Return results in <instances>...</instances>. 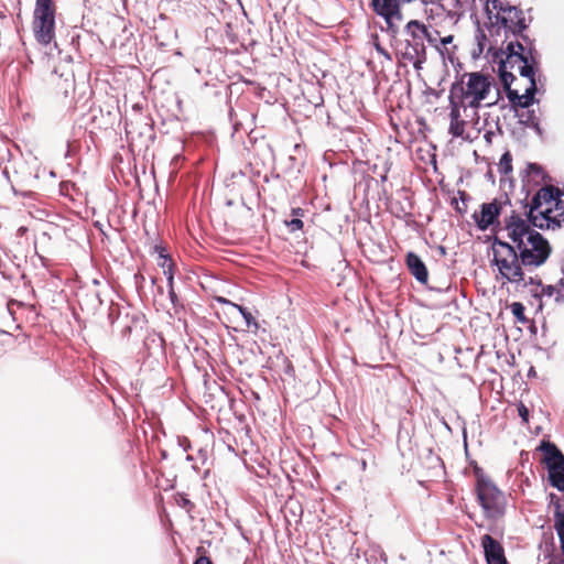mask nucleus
<instances>
[{
  "label": "nucleus",
  "mask_w": 564,
  "mask_h": 564,
  "mask_svg": "<svg viewBox=\"0 0 564 564\" xmlns=\"http://www.w3.org/2000/svg\"><path fill=\"white\" fill-rule=\"evenodd\" d=\"M512 243L501 240L499 248L506 250L502 256L498 249L494 248V257L490 260L492 267H497L499 274L507 282L522 281L523 268H539L543 265L547 258L540 251H533L524 237L516 238L512 229H506Z\"/></svg>",
  "instance_id": "f257e3e1"
},
{
  "label": "nucleus",
  "mask_w": 564,
  "mask_h": 564,
  "mask_svg": "<svg viewBox=\"0 0 564 564\" xmlns=\"http://www.w3.org/2000/svg\"><path fill=\"white\" fill-rule=\"evenodd\" d=\"M525 218H522L516 210L505 218V229H512V235L516 238L524 237L530 246H533V251L542 252L547 259L552 253V247L549 240L535 228L543 230L541 217L538 212L527 209Z\"/></svg>",
  "instance_id": "f03ea898"
},
{
  "label": "nucleus",
  "mask_w": 564,
  "mask_h": 564,
  "mask_svg": "<svg viewBox=\"0 0 564 564\" xmlns=\"http://www.w3.org/2000/svg\"><path fill=\"white\" fill-rule=\"evenodd\" d=\"M477 500L481 506L486 518L498 519L506 512L505 494L484 473L480 467L475 468Z\"/></svg>",
  "instance_id": "7ed1b4c3"
},
{
  "label": "nucleus",
  "mask_w": 564,
  "mask_h": 564,
  "mask_svg": "<svg viewBox=\"0 0 564 564\" xmlns=\"http://www.w3.org/2000/svg\"><path fill=\"white\" fill-rule=\"evenodd\" d=\"M56 10L54 0H35L32 31L35 41L42 46H48L55 40Z\"/></svg>",
  "instance_id": "20e7f679"
},
{
  "label": "nucleus",
  "mask_w": 564,
  "mask_h": 564,
  "mask_svg": "<svg viewBox=\"0 0 564 564\" xmlns=\"http://www.w3.org/2000/svg\"><path fill=\"white\" fill-rule=\"evenodd\" d=\"M423 32H426V25L419 20H411L404 28L405 35L411 40H405V50L401 53L404 61L413 64L416 70L422 69L426 62V47L423 42Z\"/></svg>",
  "instance_id": "39448f33"
},
{
  "label": "nucleus",
  "mask_w": 564,
  "mask_h": 564,
  "mask_svg": "<svg viewBox=\"0 0 564 564\" xmlns=\"http://www.w3.org/2000/svg\"><path fill=\"white\" fill-rule=\"evenodd\" d=\"M492 85L494 78L489 74L471 72L456 76L455 82L451 85V89L466 100L469 96L487 97Z\"/></svg>",
  "instance_id": "423d86ee"
},
{
  "label": "nucleus",
  "mask_w": 564,
  "mask_h": 564,
  "mask_svg": "<svg viewBox=\"0 0 564 564\" xmlns=\"http://www.w3.org/2000/svg\"><path fill=\"white\" fill-rule=\"evenodd\" d=\"M544 455V465L547 470L550 486L564 492V454L558 446L551 441H541L539 448Z\"/></svg>",
  "instance_id": "0eeeda50"
},
{
  "label": "nucleus",
  "mask_w": 564,
  "mask_h": 564,
  "mask_svg": "<svg viewBox=\"0 0 564 564\" xmlns=\"http://www.w3.org/2000/svg\"><path fill=\"white\" fill-rule=\"evenodd\" d=\"M370 7L386 22V28H381V31L395 40L400 32L399 23L404 20L402 7L388 0H370Z\"/></svg>",
  "instance_id": "6e6552de"
},
{
  "label": "nucleus",
  "mask_w": 564,
  "mask_h": 564,
  "mask_svg": "<svg viewBox=\"0 0 564 564\" xmlns=\"http://www.w3.org/2000/svg\"><path fill=\"white\" fill-rule=\"evenodd\" d=\"M503 205H511V199L507 194L505 195L503 202L495 198L489 203H482L480 205V212H475L471 216L476 227L480 231H486L490 227L498 228L500 226V215Z\"/></svg>",
  "instance_id": "1a4fd4ad"
},
{
  "label": "nucleus",
  "mask_w": 564,
  "mask_h": 564,
  "mask_svg": "<svg viewBox=\"0 0 564 564\" xmlns=\"http://www.w3.org/2000/svg\"><path fill=\"white\" fill-rule=\"evenodd\" d=\"M481 546L484 549V555L487 564H509L506 558L503 546L490 534L481 536Z\"/></svg>",
  "instance_id": "9d476101"
},
{
  "label": "nucleus",
  "mask_w": 564,
  "mask_h": 564,
  "mask_svg": "<svg viewBox=\"0 0 564 564\" xmlns=\"http://www.w3.org/2000/svg\"><path fill=\"white\" fill-rule=\"evenodd\" d=\"M404 263L409 272L421 284L427 285L429 270L422 258L414 251H408L404 257Z\"/></svg>",
  "instance_id": "9b49d317"
},
{
  "label": "nucleus",
  "mask_w": 564,
  "mask_h": 564,
  "mask_svg": "<svg viewBox=\"0 0 564 564\" xmlns=\"http://www.w3.org/2000/svg\"><path fill=\"white\" fill-rule=\"evenodd\" d=\"M523 188L539 186L541 183L550 181L549 174L539 163H528L525 170L521 173Z\"/></svg>",
  "instance_id": "f8f14e48"
},
{
  "label": "nucleus",
  "mask_w": 564,
  "mask_h": 564,
  "mask_svg": "<svg viewBox=\"0 0 564 564\" xmlns=\"http://www.w3.org/2000/svg\"><path fill=\"white\" fill-rule=\"evenodd\" d=\"M532 52L531 50L524 54H520V58H518V61L522 63L519 67V74L528 80H536V75L540 72L539 52Z\"/></svg>",
  "instance_id": "ddd939ff"
},
{
  "label": "nucleus",
  "mask_w": 564,
  "mask_h": 564,
  "mask_svg": "<svg viewBox=\"0 0 564 564\" xmlns=\"http://www.w3.org/2000/svg\"><path fill=\"white\" fill-rule=\"evenodd\" d=\"M549 505L554 508V530L560 539V547L564 556V510L562 509L561 500L554 492H550Z\"/></svg>",
  "instance_id": "4468645a"
},
{
  "label": "nucleus",
  "mask_w": 564,
  "mask_h": 564,
  "mask_svg": "<svg viewBox=\"0 0 564 564\" xmlns=\"http://www.w3.org/2000/svg\"><path fill=\"white\" fill-rule=\"evenodd\" d=\"M511 14L512 15L508 18L509 25H507V36L525 32L529 24L525 21L523 11L519 7L514 6V10H512Z\"/></svg>",
  "instance_id": "2eb2a0df"
},
{
  "label": "nucleus",
  "mask_w": 564,
  "mask_h": 564,
  "mask_svg": "<svg viewBox=\"0 0 564 564\" xmlns=\"http://www.w3.org/2000/svg\"><path fill=\"white\" fill-rule=\"evenodd\" d=\"M553 213H554V210L551 206H547L546 208L540 209L538 212L539 217H541V219H543V221H541L543 225V230H549V229L555 230V229H558L562 227V225L564 223V214L557 213V214L553 215Z\"/></svg>",
  "instance_id": "dca6fc26"
},
{
  "label": "nucleus",
  "mask_w": 564,
  "mask_h": 564,
  "mask_svg": "<svg viewBox=\"0 0 564 564\" xmlns=\"http://www.w3.org/2000/svg\"><path fill=\"white\" fill-rule=\"evenodd\" d=\"M449 122L457 121L462 119L460 109H466L465 100L460 98L454 90L452 94V89L449 88Z\"/></svg>",
  "instance_id": "f3484780"
},
{
  "label": "nucleus",
  "mask_w": 564,
  "mask_h": 564,
  "mask_svg": "<svg viewBox=\"0 0 564 564\" xmlns=\"http://www.w3.org/2000/svg\"><path fill=\"white\" fill-rule=\"evenodd\" d=\"M413 205L408 196L402 200H395L391 204V213L399 219H404L412 215Z\"/></svg>",
  "instance_id": "a211bd4d"
},
{
  "label": "nucleus",
  "mask_w": 564,
  "mask_h": 564,
  "mask_svg": "<svg viewBox=\"0 0 564 564\" xmlns=\"http://www.w3.org/2000/svg\"><path fill=\"white\" fill-rule=\"evenodd\" d=\"M507 25H509L508 18L500 13L495 14V21L485 24L490 36H498L500 34L501 29H503L505 35H507ZM509 36H506V39Z\"/></svg>",
  "instance_id": "6ab92c4d"
},
{
  "label": "nucleus",
  "mask_w": 564,
  "mask_h": 564,
  "mask_svg": "<svg viewBox=\"0 0 564 564\" xmlns=\"http://www.w3.org/2000/svg\"><path fill=\"white\" fill-rule=\"evenodd\" d=\"M529 87L525 89L524 94L521 95L523 109H529L531 106L539 102V99L535 98V95L541 91L538 87V80H529Z\"/></svg>",
  "instance_id": "aec40b11"
},
{
  "label": "nucleus",
  "mask_w": 564,
  "mask_h": 564,
  "mask_svg": "<svg viewBox=\"0 0 564 564\" xmlns=\"http://www.w3.org/2000/svg\"><path fill=\"white\" fill-rule=\"evenodd\" d=\"M232 310L238 312L241 315V317L243 318V321L246 323V327L248 329L252 330L253 333H257L259 330L260 325L257 322V319L253 317L251 312L248 310V307L240 305V304H236V305H232Z\"/></svg>",
  "instance_id": "412c9836"
},
{
  "label": "nucleus",
  "mask_w": 564,
  "mask_h": 564,
  "mask_svg": "<svg viewBox=\"0 0 564 564\" xmlns=\"http://www.w3.org/2000/svg\"><path fill=\"white\" fill-rule=\"evenodd\" d=\"M539 549L543 551L545 560H554L553 553L555 549L554 536L551 531L543 532L542 541L539 544Z\"/></svg>",
  "instance_id": "4be33fe9"
},
{
  "label": "nucleus",
  "mask_w": 564,
  "mask_h": 564,
  "mask_svg": "<svg viewBox=\"0 0 564 564\" xmlns=\"http://www.w3.org/2000/svg\"><path fill=\"white\" fill-rule=\"evenodd\" d=\"M164 339L160 334H151L144 338V348L150 355L154 352H163Z\"/></svg>",
  "instance_id": "5701e85b"
},
{
  "label": "nucleus",
  "mask_w": 564,
  "mask_h": 564,
  "mask_svg": "<svg viewBox=\"0 0 564 564\" xmlns=\"http://www.w3.org/2000/svg\"><path fill=\"white\" fill-rule=\"evenodd\" d=\"M475 39L477 42V47L473 50L471 58L478 59L482 55V53L485 51L486 43H487V35L484 32V30L481 29L479 22H477Z\"/></svg>",
  "instance_id": "b1692460"
},
{
  "label": "nucleus",
  "mask_w": 564,
  "mask_h": 564,
  "mask_svg": "<svg viewBox=\"0 0 564 564\" xmlns=\"http://www.w3.org/2000/svg\"><path fill=\"white\" fill-rule=\"evenodd\" d=\"M86 305L89 311L95 313L102 304L104 300L98 291L88 292L85 297L80 301V305Z\"/></svg>",
  "instance_id": "393cba45"
},
{
  "label": "nucleus",
  "mask_w": 564,
  "mask_h": 564,
  "mask_svg": "<svg viewBox=\"0 0 564 564\" xmlns=\"http://www.w3.org/2000/svg\"><path fill=\"white\" fill-rule=\"evenodd\" d=\"M519 123L527 128L533 129L538 134H542V128L540 126L539 118L535 115V111L533 109H528L524 118L519 119Z\"/></svg>",
  "instance_id": "a878e982"
},
{
  "label": "nucleus",
  "mask_w": 564,
  "mask_h": 564,
  "mask_svg": "<svg viewBox=\"0 0 564 564\" xmlns=\"http://www.w3.org/2000/svg\"><path fill=\"white\" fill-rule=\"evenodd\" d=\"M562 188L554 185H544L540 187L538 191L542 197L543 205L551 206L555 200V197L560 195V191Z\"/></svg>",
  "instance_id": "bb28decb"
},
{
  "label": "nucleus",
  "mask_w": 564,
  "mask_h": 564,
  "mask_svg": "<svg viewBox=\"0 0 564 564\" xmlns=\"http://www.w3.org/2000/svg\"><path fill=\"white\" fill-rule=\"evenodd\" d=\"M511 313L516 322L520 324H529L530 319L525 316V306L521 302H513L510 305Z\"/></svg>",
  "instance_id": "cd10ccee"
},
{
  "label": "nucleus",
  "mask_w": 564,
  "mask_h": 564,
  "mask_svg": "<svg viewBox=\"0 0 564 564\" xmlns=\"http://www.w3.org/2000/svg\"><path fill=\"white\" fill-rule=\"evenodd\" d=\"M498 172L502 175H508L512 172V155L510 151L501 154L498 163Z\"/></svg>",
  "instance_id": "c85d7f7f"
},
{
  "label": "nucleus",
  "mask_w": 564,
  "mask_h": 564,
  "mask_svg": "<svg viewBox=\"0 0 564 564\" xmlns=\"http://www.w3.org/2000/svg\"><path fill=\"white\" fill-rule=\"evenodd\" d=\"M502 48L505 51V55H508V57L511 58L516 57L517 59L520 58V54L525 53L519 40L508 42Z\"/></svg>",
  "instance_id": "c756f323"
},
{
  "label": "nucleus",
  "mask_w": 564,
  "mask_h": 564,
  "mask_svg": "<svg viewBox=\"0 0 564 564\" xmlns=\"http://www.w3.org/2000/svg\"><path fill=\"white\" fill-rule=\"evenodd\" d=\"M124 311V307L121 306L119 303L110 302L108 306V321L111 325H115V323L119 322L122 316V312Z\"/></svg>",
  "instance_id": "7c9ffc66"
},
{
  "label": "nucleus",
  "mask_w": 564,
  "mask_h": 564,
  "mask_svg": "<svg viewBox=\"0 0 564 564\" xmlns=\"http://www.w3.org/2000/svg\"><path fill=\"white\" fill-rule=\"evenodd\" d=\"M465 126H466V121L463 120V119L449 122L448 133L453 138H463V139L467 140L468 137L464 135V133H465Z\"/></svg>",
  "instance_id": "2f4dec72"
},
{
  "label": "nucleus",
  "mask_w": 564,
  "mask_h": 564,
  "mask_svg": "<svg viewBox=\"0 0 564 564\" xmlns=\"http://www.w3.org/2000/svg\"><path fill=\"white\" fill-rule=\"evenodd\" d=\"M525 270H530V268H523V275L522 281L511 282L512 284H516L518 288H527L529 285H535L536 288L543 286L542 280L535 275V276H529L525 279Z\"/></svg>",
  "instance_id": "473e14b6"
},
{
  "label": "nucleus",
  "mask_w": 564,
  "mask_h": 564,
  "mask_svg": "<svg viewBox=\"0 0 564 564\" xmlns=\"http://www.w3.org/2000/svg\"><path fill=\"white\" fill-rule=\"evenodd\" d=\"M497 74H498V77L501 82L503 89L511 88L513 82L517 79L516 76L508 69H505L503 66L498 67Z\"/></svg>",
  "instance_id": "72a5a7b5"
},
{
  "label": "nucleus",
  "mask_w": 564,
  "mask_h": 564,
  "mask_svg": "<svg viewBox=\"0 0 564 564\" xmlns=\"http://www.w3.org/2000/svg\"><path fill=\"white\" fill-rule=\"evenodd\" d=\"M506 96L510 102L511 109L517 113L518 108H523V105L521 104V95L517 89H505Z\"/></svg>",
  "instance_id": "f704fd0d"
},
{
  "label": "nucleus",
  "mask_w": 564,
  "mask_h": 564,
  "mask_svg": "<svg viewBox=\"0 0 564 564\" xmlns=\"http://www.w3.org/2000/svg\"><path fill=\"white\" fill-rule=\"evenodd\" d=\"M513 36L520 41V44L524 48L525 52L531 51V48L533 51L532 53L538 52V50L535 47V40L531 39L524 32H521L520 34H517V35H513Z\"/></svg>",
  "instance_id": "c9c22d12"
},
{
  "label": "nucleus",
  "mask_w": 564,
  "mask_h": 564,
  "mask_svg": "<svg viewBox=\"0 0 564 564\" xmlns=\"http://www.w3.org/2000/svg\"><path fill=\"white\" fill-rule=\"evenodd\" d=\"M303 166V163L299 162L297 158L294 155H289L288 162H286V169L285 172L293 174V173H300L301 169Z\"/></svg>",
  "instance_id": "e433bc0d"
},
{
  "label": "nucleus",
  "mask_w": 564,
  "mask_h": 564,
  "mask_svg": "<svg viewBox=\"0 0 564 564\" xmlns=\"http://www.w3.org/2000/svg\"><path fill=\"white\" fill-rule=\"evenodd\" d=\"M490 2L492 3V9L494 10H497V13H509L511 14L512 10H514V6L510 4V3H505L500 0H490Z\"/></svg>",
  "instance_id": "4c0bfd02"
},
{
  "label": "nucleus",
  "mask_w": 564,
  "mask_h": 564,
  "mask_svg": "<svg viewBox=\"0 0 564 564\" xmlns=\"http://www.w3.org/2000/svg\"><path fill=\"white\" fill-rule=\"evenodd\" d=\"M176 502L178 507L186 510L188 513L195 508L194 502L188 499L186 494H177Z\"/></svg>",
  "instance_id": "58836bf2"
},
{
  "label": "nucleus",
  "mask_w": 564,
  "mask_h": 564,
  "mask_svg": "<svg viewBox=\"0 0 564 564\" xmlns=\"http://www.w3.org/2000/svg\"><path fill=\"white\" fill-rule=\"evenodd\" d=\"M503 55H505V51L502 47L495 48L494 46H489V48L487 50V56H488L490 63L498 65V61H500Z\"/></svg>",
  "instance_id": "ea45409f"
},
{
  "label": "nucleus",
  "mask_w": 564,
  "mask_h": 564,
  "mask_svg": "<svg viewBox=\"0 0 564 564\" xmlns=\"http://www.w3.org/2000/svg\"><path fill=\"white\" fill-rule=\"evenodd\" d=\"M525 206H528V209H531V212H539L541 209L543 203L539 191L535 192L529 203H525Z\"/></svg>",
  "instance_id": "a19ab883"
},
{
  "label": "nucleus",
  "mask_w": 564,
  "mask_h": 564,
  "mask_svg": "<svg viewBox=\"0 0 564 564\" xmlns=\"http://www.w3.org/2000/svg\"><path fill=\"white\" fill-rule=\"evenodd\" d=\"M430 2L429 4L436 7L437 12H435L436 15H442L443 13H446L447 17L453 18V12L451 10H447L446 6L443 3V0H426Z\"/></svg>",
  "instance_id": "79ce46f5"
},
{
  "label": "nucleus",
  "mask_w": 564,
  "mask_h": 564,
  "mask_svg": "<svg viewBox=\"0 0 564 564\" xmlns=\"http://www.w3.org/2000/svg\"><path fill=\"white\" fill-rule=\"evenodd\" d=\"M153 249H154V252L158 254V257L163 260V262L160 263V265L162 268H165L166 263L172 261V259H171L170 254L167 253L166 249L163 246H160V245H155Z\"/></svg>",
  "instance_id": "37998d69"
},
{
  "label": "nucleus",
  "mask_w": 564,
  "mask_h": 564,
  "mask_svg": "<svg viewBox=\"0 0 564 564\" xmlns=\"http://www.w3.org/2000/svg\"><path fill=\"white\" fill-rule=\"evenodd\" d=\"M169 299L173 305L175 313H178L180 310L184 308V305L181 303V301L174 290V286H169Z\"/></svg>",
  "instance_id": "c03bdc74"
},
{
  "label": "nucleus",
  "mask_w": 564,
  "mask_h": 564,
  "mask_svg": "<svg viewBox=\"0 0 564 564\" xmlns=\"http://www.w3.org/2000/svg\"><path fill=\"white\" fill-rule=\"evenodd\" d=\"M430 291H434L437 293H452L451 300L455 297L456 289H453L449 283H445L443 285L436 286V285H426Z\"/></svg>",
  "instance_id": "a18cd8bd"
},
{
  "label": "nucleus",
  "mask_w": 564,
  "mask_h": 564,
  "mask_svg": "<svg viewBox=\"0 0 564 564\" xmlns=\"http://www.w3.org/2000/svg\"><path fill=\"white\" fill-rule=\"evenodd\" d=\"M542 291L543 296H554L557 295V293H561V290L558 289L557 283L556 284H543V286L540 288Z\"/></svg>",
  "instance_id": "49530a36"
},
{
  "label": "nucleus",
  "mask_w": 564,
  "mask_h": 564,
  "mask_svg": "<svg viewBox=\"0 0 564 564\" xmlns=\"http://www.w3.org/2000/svg\"><path fill=\"white\" fill-rule=\"evenodd\" d=\"M564 188L560 191V195L555 197V200L551 205L554 212L564 214Z\"/></svg>",
  "instance_id": "de8ad7c7"
},
{
  "label": "nucleus",
  "mask_w": 564,
  "mask_h": 564,
  "mask_svg": "<svg viewBox=\"0 0 564 564\" xmlns=\"http://www.w3.org/2000/svg\"><path fill=\"white\" fill-rule=\"evenodd\" d=\"M285 225L291 232L301 230L304 226L303 221L297 217H294L290 220H285Z\"/></svg>",
  "instance_id": "09e8293b"
},
{
  "label": "nucleus",
  "mask_w": 564,
  "mask_h": 564,
  "mask_svg": "<svg viewBox=\"0 0 564 564\" xmlns=\"http://www.w3.org/2000/svg\"><path fill=\"white\" fill-rule=\"evenodd\" d=\"M517 411H518V415L521 417L522 422L529 423L530 411H529L528 406L524 403L519 402V404L517 406Z\"/></svg>",
  "instance_id": "8fccbe9b"
},
{
  "label": "nucleus",
  "mask_w": 564,
  "mask_h": 564,
  "mask_svg": "<svg viewBox=\"0 0 564 564\" xmlns=\"http://www.w3.org/2000/svg\"><path fill=\"white\" fill-rule=\"evenodd\" d=\"M163 273L167 280V288L174 286V274H173V262L166 263L165 268H163Z\"/></svg>",
  "instance_id": "3c124183"
},
{
  "label": "nucleus",
  "mask_w": 564,
  "mask_h": 564,
  "mask_svg": "<svg viewBox=\"0 0 564 564\" xmlns=\"http://www.w3.org/2000/svg\"><path fill=\"white\" fill-rule=\"evenodd\" d=\"M469 100L467 104H465L466 108H473L478 109L481 107V101L485 100L487 97H480V96H469Z\"/></svg>",
  "instance_id": "603ef678"
},
{
  "label": "nucleus",
  "mask_w": 564,
  "mask_h": 564,
  "mask_svg": "<svg viewBox=\"0 0 564 564\" xmlns=\"http://www.w3.org/2000/svg\"><path fill=\"white\" fill-rule=\"evenodd\" d=\"M438 31H434V33L430 32L426 28V32H423V41L426 40L429 44L436 46V36L438 35Z\"/></svg>",
  "instance_id": "864d4df0"
},
{
  "label": "nucleus",
  "mask_w": 564,
  "mask_h": 564,
  "mask_svg": "<svg viewBox=\"0 0 564 564\" xmlns=\"http://www.w3.org/2000/svg\"><path fill=\"white\" fill-rule=\"evenodd\" d=\"M558 289L561 290V293H557L555 295V303L556 304H564V275L557 281Z\"/></svg>",
  "instance_id": "5fc2aeb1"
},
{
  "label": "nucleus",
  "mask_w": 564,
  "mask_h": 564,
  "mask_svg": "<svg viewBox=\"0 0 564 564\" xmlns=\"http://www.w3.org/2000/svg\"><path fill=\"white\" fill-rule=\"evenodd\" d=\"M451 205L459 215H464L467 213V205H460L457 198H452Z\"/></svg>",
  "instance_id": "6e6d98bb"
},
{
  "label": "nucleus",
  "mask_w": 564,
  "mask_h": 564,
  "mask_svg": "<svg viewBox=\"0 0 564 564\" xmlns=\"http://www.w3.org/2000/svg\"><path fill=\"white\" fill-rule=\"evenodd\" d=\"M502 239L498 237V235L494 234L491 236H486L485 242L491 243V251L494 252V248L497 249L499 247Z\"/></svg>",
  "instance_id": "4d7b16f0"
},
{
  "label": "nucleus",
  "mask_w": 564,
  "mask_h": 564,
  "mask_svg": "<svg viewBox=\"0 0 564 564\" xmlns=\"http://www.w3.org/2000/svg\"><path fill=\"white\" fill-rule=\"evenodd\" d=\"M177 444L183 448L184 452H188L191 449V441L186 436H178Z\"/></svg>",
  "instance_id": "13d9d810"
},
{
  "label": "nucleus",
  "mask_w": 564,
  "mask_h": 564,
  "mask_svg": "<svg viewBox=\"0 0 564 564\" xmlns=\"http://www.w3.org/2000/svg\"><path fill=\"white\" fill-rule=\"evenodd\" d=\"M511 57H508V55H503L500 61H498V67H505V69L513 68V64L511 62Z\"/></svg>",
  "instance_id": "bf43d9fd"
},
{
  "label": "nucleus",
  "mask_w": 564,
  "mask_h": 564,
  "mask_svg": "<svg viewBox=\"0 0 564 564\" xmlns=\"http://www.w3.org/2000/svg\"><path fill=\"white\" fill-rule=\"evenodd\" d=\"M458 202H460L463 205H467V203L471 199V196L465 192V191H458Z\"/></svg>",
  "instance_id": "052dcab7"
},
{
  "label": "nucleus",
  "mask_w": 564,
  "mask_h": 564,
  "mask_svg": "<svg viewBox=\"0 0 564 564\" xmlns=\"http://www.w3.org/2000/svg\"><path fill=\"white\" fill-rule=\"evenodd\" d=\"M489 2H490V0H487V2L485 3L484 12H485V14H486V17L488 19V22H491V21H495V14L496 13H494L492 10L490 9Z\"/></svg>",
  "instance_id": "680f3d73"
},
{
  "label": "nucleus",
  "mask_w": 564,
  "mask_h": 564,
  "mask_svg": "<svg viewBox=\"0 0 564 564\" xmlns=\"http://www.w3.org/2000/svg\"><path fill=\"white\" fill-rule=\"evenodd\" d=\"M375 47H376V51L381 56H383L386 59H388V61L392 59L391 54L386 48H383L380 44H375Z\"/></svg>",
  "instance_id": "e2e57ef3"
},
{
  "label": "nucleus",
  "mask_w": 564,
  "mask_h": 564,
  "mask_svg": "<svg viewBox=\"0 0 564 564\" xmlns=\"http://www.w3.org/2000/svg\"><path fill=\"white\" fill-rule=\"evenodd\" d=\"M215 301L217 303H220L223 305H227L228 307H230L232 310V305H236V303L231 302L230 300L224 297V296H215Z\"/></svg>",
  "instance_id": "0e129e2a"
},
{
  "label": "nucleus",
  "mask_w": 564,
  "mask_h": 564,
  "mask_svg": "<svg viewBox=\"0 0 564 564\" xmlns=\"http://www.w3.org/2000/svg\"><path fill=\"white\" fill-rule=\"evenodd\" d=\"M131 330H132L131 325H130L129 323H124V324L122 325L121 330H120L121 336H122L123 338H128V337L130 336V334H131Z\"/></svg>",
  "instance_id": "69168bd1"
},
{
  "label": "nucleus",
  "mask_w": 564,
  "mask_h": 564,
  "mask_svg": "<svg viewBox=\"0 0 564 564\" xmlns=\"http://www.w3.org/2000/svg\"><path fill=\"white\" fill-rule=\"evenodd\" d=\"M70 45H72L76 51H78V46H79V34H78V33H74V34H72V36H70Z\"/></svg>",
  "instance_id": "338daca9"
},
{
  "label": "nucleus",
  "mask_w": 564,
  "mask_h": 564,
  "mask_svg": "<svg viewBox=\"0 0 564 564\" xmlns=\"http://www.w3.org/2000/svg\"><path fill=\"white\" fill-rule=\"evenodd\" d=\"M194 564H213V562L208 556H199L195 560Z\"/></svg>",
  "instance_id": "774afa93"
}]
</instances>
